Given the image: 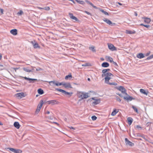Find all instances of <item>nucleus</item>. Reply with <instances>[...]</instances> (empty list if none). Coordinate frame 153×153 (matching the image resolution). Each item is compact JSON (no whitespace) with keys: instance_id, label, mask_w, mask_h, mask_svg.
I'll return each instance as SVG.
<instances>
[{"instance_id":"37","label":"nucleus","mask_w":153,"mask_h":153,"mask_svg":"<svg viewBox=\"0 0 153 153\" xmlns=\"http://www.w3.org/2000/svg\"><path fill=\"white\" fill-rule=\"evenodd\" d=\"M153 58V54L151 55L150 56L146 58V60H149Z\"/></svg>"},{"instance_id":"31","label":"nucleus","mask_w":153,"mask_h":153,"mask_svg":"<svg viewBox=\"0 0 153 153\" xmlns=\"http://www.w3.org/2000/svg\"><path fill=\"white\" fill-rule=\"evenodd\" d=\"M22 151L21 150L19 149H15L14 153H21Z\"/></svg>"},{"instance_id":"28","label":"nucleus","mask_w":153,"mask_h":153,"mask_svg":"<svg viewBox=\"0 0 153 153\" xmlns=\"http://www.w3.org/2000/svg\"><path fill=\"white\" fill-rule=\"evenodd\" d=\"M89 49L93 52H96V49H95V47L93 46H92L91 47H89Z\"/></svg>"},{"instance_id":"30","label":"nucleus","mask_w":153,"mask_h":153,"mask_svg":"<svg viewBox=\"0 0 153 153\" xmlns=\"http://www.w3.org/2000/svg\"><path fill=\"white\" fill-rule=\"evenodd\" d=\"M23 69L26 72H32V71L31 70H29L26 68L24 67L23 68Z\"/></svg>"},{"instance_id":"5","label":"nucleus","mask_w":153,"mask_h":153,"mask_svg":"<svg viewBox=\"0 0 153 153\" xmlns=\"http://www.w3.org/2000/svg\"><path fill=\"white\" fill-rule=\"evenodd\" d=\"M103 20L107 24L111 25V26L116 25V23H112L111 21L108 19L105 18L103 19Z\"/></svg>"},{"instance_id":"17","label":"nucleus","mask_w":153,"mask_h":153,"mask_svg":"<svg viewBox=\"0 0 153 153\" xmlns=\"http://www.w3.org/2000/svg\"><path fill=\"white\" fill-rule=\"evenodd\" d=\"M10 32L12 34L15 36L17 34V30L16 29H13L10 31Z\"/></svg>"},{"instance_id":"29","label":"nucleus","mask_w":153,"mask_h":153,"mask_svg":"<svg viewBox=\"0 0 153 153\" xmlns=\"http://www.w3.org/2000/svg\"><path fill=\"white\" fill-rule=\"evenodd\" d=\"M118 111H117L116 109H114L111 113V115L112 116H114L118 112Z\"/></svg>"},{"instance_id":"44","label":"nucleus","mask_w":153,"mask_h":153,"mask_svg":"<svg viewBox=\"0 0 153 153\" xmlns=\"http://www.w3.org/2000/svg\"><path fill=\"white\" fill-rule=\"evenodd\" d=\"M48 82L49 83V84L50 85H51V83H53V84H54L55 85V83H56V82H55L54 81H50V82Z\"/></svg>"},{"instance_id":"45","label":"nucleus","mask_w":153,"mask_h":153,"mask_svg":"<svg viewBox=\"0 0 153 153\" xmlns=\"http://www.w3.org/2000/svg\"><path fill=\"white\" fill-rule=\"evenodd\" d=\"M108 58L109 60V61L110 62H113V59L112 58H111L110 57H108Z\"/></svg>"},{"instance_id":"48","label":"nucleus","mask_w":153,"mask_h":153,"mask_svg":"<svg viewBox=\"0 0 153 153\" xmlns=\"http://www.w3.org/2000/svg\"><path fill=\"white\" fill-rule=\"evenodd\" d=\"M85 12L88 15H91V13H90L89 12L87 11H85Z\"/></svg>"},{"instance_id":"51","label":"nucleus","mask_w":153,"mask_h":153,"mask_svg":"<svg viewBox=\"0 0 153 153\" xmlns=\"http://www.w3.org/2000/svg\"><path fill=\"white\" fill-rule=\"evenodd\" d=\"M136 127L137 128H140V129H142V127L140 126L139 125H137L136 126Z\"/></svg>"},{"instance_id":"26","label":"nucleus","mask_w":153,"mask_h":153,"mask_svg":"<svg viewBox=\"0 0 153 153\" xmlns=\"http://www.w3.org/2000/svg\"><path fill=\"white\" fill-rule=\"evenodd\" d=\"M140 92H141V93L144 94L146 95H147L148 93V91L146 92L145 90L142 89H141L140 90Z\"/></svg>"},{"instance_id":"40","label":"nucleus","mask_w":153,"mask_h":153,"mask_svg":"<svg viewBox=\"0 0 153 153\" xmlns=\"http://www.w3.org/2000/svg\"><path fill=\"white\" fill-rule=\"evenodd\" d=\"M23 11L22 10H21L20 11H19L17 13V14L19 15H21L22 14H23Z\"/></svg>"},{"instance_id":"19","label":"nucleus","mask_w":153,"mask_h":153,"mask_svg":"<svg viewBox=\"0 0 153 153\" xmlns=\"http://www.w3.org/2000/svg\"><path fill=\"white\" fill-rule=\"evenodd\" d=\"M137 58L139 59H141L145 57V56L142 53H140L137 55Z\"/></svg>"},{"instance_id":"47","label":"nucleus","mask_w":153,"mask_h":153,"mask_svg":"<svg viewBox=\"0 0 153 153\" xmlns=\"http://www.w3.org/2000/svg\"><path fill=\"white\" fill-rule=\"evenodd\" d=\"M82 66H88V63H86L84 64H83L82 65Z\"/></svg>"},{"instance_id":"36","label":"nucleus","mask_w":153,"mask_h":153,"mask_svg":"<svg viewBox=\"0 0 153 153\" xmlns=\"http://www.w3.org/2000/svg\"><path fill=\"white\" fill-rule=\"evenodd\" d=\"M63 84V82H56V83H55V85L56 86H59L61 85H62Z\"/></svg>"},{"instance_id":"33","label":"nucleus","mask_w":153,"mask_h":153,"mask_svg":"<svg viewBox=\"0 0 153 153\" xmlns=\"http://www.w3.org/2000/svg\"><path fill=\"white\" fill-rule=\"evenodd\" d=\"M100 11L103 13L105 15H109V14L107 12L105 11L104 10L102 9H101L100 10Z\"/></svg>"},{"instance_id":"25","label":"nucleus","mask_w":153,"mask_h":153,"mask_svg":"<svg viewBox=\"0 0 153 153\" xmlns=\"http://www.w3.org/2000/svg\"><path fill=\"white\" fill-rule=\"evenodd\" d=\"M144 22L147 23H149L151 22V19L150 18H144Z\"/></svg>"},{"instance_id":"32","label":"nucleus","mask_w":153,"mask_h":153,"mask_svg":"<svg viewBox=\"0 0 153 153\" xmlns=\"http://www.w3.org/2000/svg\"><path fill=\"white\" fill-rule=\"evenodd\" d=\"M132 108H133V109L134 110L135 112L137 113V114L139 113V112L138 111V110L137 108L135 107L134 106L132 105Z\"/></svg>"},{"instance_id":"46","label":"nucleus","mask_w":153,"mask_h":153,"mask_svg":"<svg viewBox=\"0 0 153 153\" xmlns=\"http://www.w3.org/2000/svg\"><path fill=\"white\" fill-rule=\"evenodd\" d=\"M117 95H118L119 96H120V97H123L124 96H123V94H119V93H117L116 94Z\"/></svg>"},{"instance_id":"38","label":"nucleus","mask_w":153,"mask_h":153,"mask_svg":"<svg viewBox=\"0 0 153 153\" xmlns=\"http://www.w3.org/2000/svg\"><path fill=\"white\" fill-rule=\"evenodd\" d=\"M8 149H9L12 152L14 153L15 149L13 148H7Z\"/></svg>"},{"instance_id":"15","label":"nucleus","mask_w":153,"mask_h":153,"mask_svg":"<svg viewBox=\"0 0 153 153\" xmlns=\"http://www.w3.org/2000/svg\"><path fill=\"white\" fill-rule=\"evenodd\" d=\"M16 97H20V98L24 97L25 96L24 95V94L23 92L19 93L15 95Z\"/></svg>"},{"instance_id":"61","label":"nucleus","mask_w":153,"mask_h":153,"mask_svg":"<svg viewBox=\"0 0 153 153\" xmlns=\"http://www.w3.org/2000/svg\"><path fill=\"white\" fill-rule=\"evenodd\" d=\"M100 59L102 61H103L104 60V59L103 58H101Z\"/></svg>"},{"instance_id":"10","label":"nucleus","mask_w":153,"mask_h":153,"mask_svg":"<svg viewBox=\"0 0 153 153\" xmlns=\"http://www.w3.org/2000/svg\"><path fill=\"white\" fill-rule=\"evenodd\" d=\"M110 71V69H103L102 71V77H103L106 75V74H107L108 73H110L109 72H107L108 71Z\"/></svg>"},{"instance_id":"55","label":"nucleus","mask_w":153,"mask_h":153,"mask_svg":"<svg viewBox=\"0 0 153 153\" xmlns=\"http://www.w3.org/2000/svg\"><path fill=\"white\" fill-rule=\"evenodd\" d=\"M70 129H75V128L73 127L72 126H71L70 127H69Z\"/></svg>"},{"instance_id":"27","label":"nucleus","mask_w":153,"mask_h":153,"mask_svg":"<svg viewBox=\"0 0 153 153\" xmlns=\"http://www.w3.org/2000/svg\"><path fill=\"white\" fill-rule=\"evenodd\" d=\"M38 92L40 95L44 93L43 90L41 88H39L38 90Z\"/></svg>"},{"instance_id":"8","label":"nucleus","mask_w":153,"mask_h":153,"mask_svg":"<svg viewBox=\"0 0 153 153\" xmlns=\"http://www.w3.org/2000/svg\"><path fill=\"white\" fill-rule=\"evenodd\" d=\"M47 102H48V104H51L52 105L55 104H58L59 103V102L56 100L48 101Z\"/></svg>"},{"instance_id":"42","label":"nucleus","mask_w":153,"mask_h":153,"mask_svg":"<svg viewBox=\"0 0 153 153\" xmlns=\"http://www.w3.org/2000/svg\"><path fill=\"white\" fill-rule=\"evenodd\" d=\"M36 71H43V69L39 67L36 68Z\"/></svg>"},{"instance_id":"16","label":"nucleus","mask_w":153,"mask_h":153,"mask_svg":"<svg viewBox=\"0 0 153 153\" xmlns=\"http://www.w3.org/2000/svg\"><path fill=\"white\" fill-rule=\"evenodd\" d=\"M126 95L127 96L123 97V98L124 99L128 101V100L131 101L132 100L134 99V98H133L132 97L130 96L128 94H127Z\"/></svg>"},{"instance_id":"14","label":"nucleus","mask_w":153,"mask_h":153,"mask_svg":"<svg viewBox=\"0 0 153 153\" xmlns=\"http://www.w3.org/2000/svg\"><path fill=\"white\" fill-rule=\"evenodd\" d=\"M22 78H24L26 80H29L30 81H29V82L30 83L33 82H32V81H39V80H37V79H36L28 78H27V77H22Z\"/></svg>"},{"instance_id":"24","label":"nucleus","mask_w":153,"mask_h":153,"mask_svg":"<svg viewBox=\"0 0 153 153\" xmlns=\"http://www.w3.org/2000/svg\"><path fill=\"white\" fill-rule=\"evenodd\" d=\"M85 1L88 4H89L91 5L93 7H94V8L95 9H97V7L96 6H94L93 4L91 2L89 1L88 0H86Z\"/></svg>"},{"instance_id":"57","label":"nucleus","mask_w":153,"mask_h":153,"mask_svg":"<svg viewBox=\"0 0 153 153\" xmlns=\"http://www.w3.org/2000/svg\"><path fill=\"white\" fill-rule=\"evenodd\" d=\"M134 15L136 16H137V12H134Z\"/></svg>"},{"instance_id":"52","label":"nucleus","mask_w":153,"mask_h":153,"mask_svg":"<svg viewBox=\"0 0 153 153\" xmlns=\"http://www.w3.org/2000/svg\"><path fill=\"white\" fill-rule=\"evenodd\" d=\"M0 11L1 14H3V10L2 9H0Z\"/></svg>"},{"instance_id":"2","label":"nucleus","mask_w":153,"mask_h":153,"mask_svg":"<svg viewBox=\"0 0 153 153\" xmlns=\"http://www.w3.org/2000/svg\"><path fill=\"white\" fill-rule=\"evenodd\" d=\"M77 97L79 98H81V99H86L89 97L88 93H84L83 92L78 91L77 92Z\"/></svg>"},{"instance_id":"21","label":"nucleus","mask_w":153,"mask_h":153,"mask_svg":"<svg viewBox=\"0 0 153 153\" xmlns=\"http://www.w3.org/2000/svg\"><path fill=\"white\" fill-rule=\"evenodd\" d=\"M100 99H96L95 101L93 102L92 104L94 105H97L100 103Z\"/></svg>"},{"instance_id":"39","label":"nucleus","mask_w":153,"mask_h":153,"mask_svg":"<svg viewBox=\"0 0 153 153\" xmlns=\"http://www.w3.org/2000/svg\"><path fill=\"white\" fill-rule=\"evenodd\" d=\"M91 119L93 120H95L97 119V117L95 116H93L91 117Z\"/></svg>"},{"instance_id":"1","label":"nucleus","mask_w":153,"mask_h":153,"mask_svg":"<svg viewBox=\"0 0 153 153\" xmlns=\"http://www.w3.org/2000/svg\"><path fill=\"white\" fill-rule=\"evenodd\" d=\"M105 76L104 78L105 82V83L109 84L110 85H117V83L114 82H109V80L112 78V77L114 76V75L111 73H108Z\"/></svg>"},{"instance_id":"34","label":"nucleus","mask_w":153,"mask_h":153,"mask_svg":"<svg viewBox=\"0 0 153 153\" xmlns=\"http://www.w3.org/2000/svg\"><path fill=\"white\" fill-rule=\"evenodd\" d=\"M76 1L78 3L82 4H85V2L84 1H80L78 0H76Z\"/></svg>"},{"instance_id":"18","label":"nucleus","mask_w":153,"mask_h":153,"mask_svg":"<svg viewBox=\"0 0 153 153\" xmlns=\"http://www.w3.org/2000/svg\"><path fill=\"white\" fill-rule=\"evenodd\" d=\"M13 125L17 129H19L20 127V125L19 122H15L14 123Z\"/></svg>"},{"instance_id":"62","label":"nucleus","mask_w":153,"mask_h":153,"mask_svg":"<svg viewBox=\"0 0 153 153\" xmlns=\"http://www.w3.org/2000/svg\"><path fill=\"white\" fill-rule=\"evenodd\" d=\"M145 25L143 24H141L140 25H141V26H144V25Z\"/></svg>"},{"instance_id":"13","label":"nucleus","mask_w":153,"mask_h":153,"mask_svg":"<svg viewBox=\"0 0 153 153\" xmlns=\"http://www.w3.org/2000/svg\"><path fill=\"white\" fill-rule=\"evenodd\" d=\"M69 15L71 19H73L75 21H78V19L75 16H74L73 14L72 13H69Z\"/></svg>"},{"instance_id":"3","label":"nucleus","mask_w":153,"mask_h":153,"mask_svg":"<svg viewBox=\"0 0 153 153\" xmlns=\"http://www.w3.org/2000/svg\"><path fill=\"white\" fill-rule=\"evenodd\" d=\"M55 90H56L57 91H59V92H60L62 93H63L65 95H69L70 96H71L72 94H73L72 92H70V93L68 92H66V91H65L61 89H60L59 88H55Z\"/></svg>"},{"instance_id":"43","label":"nucleus","mask_w":153,"mask_h":153,"mask_svg":"<svg viewBox=\"0 0 153 153\" xmlns=\"http://www.w3.org/2000/svg\"><path fill=\"white\" fill-rule=\"evenodd\" d=\"M116 100L120 102L121 101V100L120 99V98L117 96L116 97Z\"/></svg>"},{"instance_id":"60","label":"nucleus","mask_w":153,"mask_h":153,"mask_svg":"<svg viewBox=\"0 0 153 153\" xmlns=\"http://www.w3.org/2000/svg\"><path fill=\"white\" fill-rule=\"evenodd\" d=\"M117 3L119 5H122V4L120 3V2H117Z\"/></svg>"},{"instance_id":"41","label":"nucleus","mask_w":153,"mask_h":153,"mask_svg":"<svg viewBox=\"0 0 153 153\" xmlns=\"http://www.w3.org/2000/svg\"><path fill=\"white\" fill-rule=\"evenodd\" d=\"M44 10H49L50 9V8L49 7H44Z\"/></svg>"},{"instance_id":"7","label":"nucleus","mask_w":153,"mask_h":153,"mask_svg":"<svg viewBox=\"0 0 153 153\" xmlns=\"http://www.w3.org/2000/svg\"><path fill=\"white\" fill-rule=\"evenodd\" d=\"M125 141L127 145H128L131 146H133L134 145V143H133L132 142L129 141L127 138H125Z\"/></svg>"},{"instance_id":"49","label":"nucleus","mask_w":153,"mask_h":153,"mask_svg":"<svg viewBox=\"0 0 153 153\" xmlns=\"http://www.w3.org/2000/svg\"><path fill=\"white\" fill-rule=\"evenodd\" d=\"M114 64V65L115 66H117L118 65L117 64V63L116 62H114V61H113L112 62Z\"/></svg>"},{"instance_id":"12","label":"nucleus","mask_w":153,"mask_h":153,"mask_svg":"<svg viewBox=\"0 0 153 153\" xmlns=\"http://www.w3.org/2000/svg\"><path fill=\"white\" fill-rule=\"evenodd\" d=\"M62 85L65 88H72V87L70 83H65V82H63Z\"/></svg>"},{"instance_id":"9","label":"nucleus","mask_w":153,"mask_h":153,"mask_svg":"<svg viewBox=\"0 0 153 153\" xmlns=\"http://www.w3.org/2000/svg\"><path fill=\"white\" fill-rule=\"evenodd\" d=\"M31 43L33 45L34 48H40V46L37 43V42H36L35 41H31Z\"/></svg>"},{"instance_id":"6","label":"nucleus","mask_w":153,"mask_h":153,"mask_svg":"<svg viewBox=\"0 0 153 153\" xmlns=\"http://www.w3.org/2000/svg\"><path fill=\"white\" fill-rule=\"evenodd\" d=\"M119 91H120L123 94L127 95V94L126 92V90L125 88L122 86H120L118 89Z\"/></svg>"},{"instance_id":"53","label":"nucleus","mask_w":153,"mask_h":153,"mask_svg":"<svg viewBox=\"0 0 153 153\" xmlns=\"http://www.w3.org/2000/svg\"><path fill=\"white\" fill-rule=\"evenodd\" d=\"M150 54V52H148V53H146V56H148Z\"/></svg>"},{"instance_id":"54","label":"nucleus","mask_w":153,"mask_h":153,"mask_svg":"<svg viewBox=\"0 0 153 153\" xmlns=\"http://www.w3.org/2000/svg\"><path fill=\"white\" fill-rule=\"evenodd\" d=\"M38 8L39 9H40V10H44V7H38Z\"/></svg>"},{"instance_id":"63","label":"nucleus","mask_w":153,"mask_h":153,"mask_svg":"<svg viewBox=\"0 0 153 153\" xmlns=\"http://www.w3.org/2000/svg\"><path fill=\"white\" fill-rule=\"evenodd\" d=\"M2 58V55L0 54V59H1Z\"/></svg>"},{"instance_id":"56","label":"nucleus","mask_w":153,"mask_h":153,"mask_svg":"<svg viewBox=\"0 0 153 153\" xmlns=\"http://www.w3.org/2000/svg\"><path fill=\"white\" fill-rule=\"evenodd\" d=\"M53 123L56 124L58 126H59V124L57 122H53Z\"/></svg>"},{"instance_id":"58","label":"nucleus","mask_w":153,"mask_h":153,"mask_svg":"<svg viewBox=\"0 0 153 153\" xmlns=\"http://www.w3.org/2000/svg\"><path fill=\"white\" fill-rule=\"evenodd\" d=\"M91 99L93 100H95L96 99H95V97H92L91 98Z\"/></svg>"},{"instance_id":"50","label":"nucleus","mask_w":153,"mask_h":153,"mask_svg":"<svg viewBox=\"0 0 153 153\" xmlns=\"http://www.w3.org/2000/svg\"><path fill=\"white\" fill-rule=\"evenodd\" d=\"M144 26L147 28H149L150 27V26L149 25H145Z\"/></svg>"},{"instance_id":"35","label":"nucleus","mask_w":153,"mask_h":153,"mask_svg":"<svg viewBox=\"0 0 153 153\" xmlns=\"http://www.w3.org/2000/svg\"><path fill=\"white\" fill-rule=\"evenodd\" d=\"M72 76L70 74L66 76L65 77V79H68L69 78H72Z\"/></svg>"},{"instance_id":"59","label":"nucleus","mask_w":153,"mask_h":153,"mask_svg":"<svg viewBox=\"0 0 153 153\" xmlns=\"http://www.w3.org/2000/svg\"><path fill=\"white\" fill-rule=\"evenodd\" d=\"M46 113L47 114H50V111H47L46 112Z\"/></svg>"},{"instance_id":"11","label":"nucleus","mask_w":153,"mask_h":153,"mask_svg":"<svg viewBox=\"0 0 153 153\" xmlns=\"http://www.w3.org/2000/svg\"><path fill=\"white\" fill-rule=\"evenodd\" d=\"M109 49L112 51H116V48L112 44H108Z\"/></svg>"},{"instance_id":"4","label":"nucleus","mask_w":153,"mask_h":153,"mask_svg":"<svg viewBox=\"0 0 153 153\" xmlns=\"http://www.w3.org/2000/svg\"><path fill=\"white\" fill-rule=\"evenodd\" d=\"M43 101L42 100H41L40 101V105H38L37 108L36 110V111H35V114H38V113L39 112L40 109L42 107L43 104Z\"/></svg>"},{"instance_id":"20","label":"nucleus","mask_w":153,"mask_h":153,"mask_svg":"<svg viewBox=\"0 0 153 153\" xmlns=\"http://www.w3.org/2000/svg\"><path fill=\"white\" fill-rule=\"evenodd\" d=\"M101 65L103 67H107L109 66V64L107 62H105L102 63Z\"/></svg>"},{"instance_id":"23","label":"nucleus","mask_w":153,"mask_h":153,"mask_svg":"<svg viewBox=\"0 0 153 153\" xmlns=\"http://www.w3.org/2000/svg\"><path fill=\"white\" fill-rule=\"evenodd\" d=\"M136 32L134 30L133 31H131V30H126V33L127 34H134Z\"/></svg>"},{"instance_id":"22","label":"nucleus","mask_w":153,"mask_h":153,"mask_svg":"<svg viewBox=\"0 0 153 153\" xmlns=\"http://www.w3.org/2000/svg\"><path fill=\"white\" fill-rule=\"evenodd\" d=\"M127 120L128 122V124L130 125H131L133 121V119L131 117H128L127 118Z\"/></svg>"},{"instance_id":"64","label":"nucleus","mask_w":153,"mask_h":153,"mask_svg":"<svg viewBox=\"0 0 153 153\" xmlns=\"http://www.w3.org/2000/svg\"><path fill=\"white\" fill-rule=\"evenodd\" d=\"M2 125L3 124H2V123L1 122H0V125Z\"/></svg>"}]
</instances>
